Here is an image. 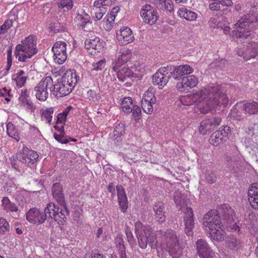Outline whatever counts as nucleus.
Masks as SVG:
<instances>
[{"instance_id":"obj_1","label":"nucleus","mask_w":258,"mask_h":258,"mask_svg":"<svg viewBox=\"0 0 258 258\" xmlns=\"http://www.w3.org/2000/svg\"><path fill=\"white\" fill-rule=\"evenodd\" d=\"M180 101L183 105L195 104L201 113L206 114L220 104L227 105L229 99L221 85L210 84L195 93L181 96Z\"/></svg>"},{"instance_id":"obj_2","label":"nucleus","mask_w":258,"mask_h":258,"mask_svg":"<svg viewBox=\"0 0 258 258\" xmlns=\"http://www.w3.org/2000/svg\"><path fill=\"white\" fill-rule=\"evenodd\" d=\"M59 209L55 203H50L42 211L36 208H31L26 214V219L30 223L40 225L46 220H50V222L54 220L58 224H61L65 222L67 216V210L63 211V213L58 214Z\"/></svg>"},{"instance_id":"obj_3","label":"nucleus","mask_w":258,"mask_h":258,"mask_svg":"<svg viewBox=\"0 0 258 258\" xmlns=\"http://www.w3.org/2000/svg\"><path fill=\"white\" fill-rule=\"evenodd\" d=\"M242 8L244 11L249 9L248 11L251 14H246L244 15L234 24L233 34L237 38L246 39L251 35V28H252L254 23L257 21V18L255 14L257 12L258 8L255 5H252L251 2L246 3L242 6L239 3L235 6V9L237 12L240 11Z\"/></svg>"},{"instance_id":"obj_4","label":"nucleus","mask_w":258,"mask_h":258,"mask_svg":"<svg viewBox=\"0 0 258 258\" xmlns=\"http://www.w3.org/2000/svg\"><path fill=\"white\" fill-rule=\"evenodd\" d=\"M80 80V77L75 70H68L61 78L57 79L56 83L53 84L51 92L57 98L69 95Z\"/></svg>"},{"instance_id":"obj_5","label":"nucleus","mask_w":258,"mask_h":258,"mask_svg":"<svg viewBox=\"0 0 258 258\" xmlns=\"http://www.w3.org/2000/svg\"><path fill=\"white\" fill-rule=\"evenodd\" d=\"M37 52L35 36L30 35L16 46L15 55L19 61L27 62Z\"/></svg>"},{"instance_id":"obj_6","label":"nucleus","mask_w":258,"mask_h":258,"mask_svg":"<svg viewBox=\"0 0 258 258\" xmlns=\"http://www.w3.org/2000/svg\"><path fill=\"white\" fill-rule=\"evenodd\" d=\"M163 241L162 245L173 258H178L181 255L178 240L175 232L171 229L160 231Z\"/></svg>"},{"instance_id":"obj_7","label":"nucleus","mask_w":258,"mask_h":258,"mask_svg":"<svg viewBox=\"0 0 258 258\" xmlns=\"http://www.w3.org/2000/svg\"><path fill=\"white\" fill-rule=\"evenodd\" d=\"M232 149L233 155H226L224 158L226 167L230 172L239 173L243 169L245 161L236 146L233 145Z\"/></svg>"},{"instance_id":"obj_8","label":"nucleus","mask_w":258,"mask_h":258,"mask_svg":"<svg viewBox=\"0 0 258 258\" xmlns=\"http://www.w3.org/2000/svg\"><path fill=\"white\" fill-rule=\"evenodd\" d=\"M52 87L53 80L51 76H47L42 80L34 88L36 98L41 101H45L49 94L47 90L49 89L51 91Z\"/></svg>"},{"instance_id":"obj_9","label":"nucleus","mask_w":258,"mask_h":258,"mask_svg":"<svg viewBox=\"0 0 258 258\" xmlns=\"http://www.w3.org/2000/svg\"><path fill=\"white\" fill-rule=\"evenodd\" d=\"M52 193L53 198L56 201L57 204H55L59 209L57 213L60 214L63 213V211L67 210V216L69 215L70 211L67 207L64 195L62 190V186L59 182H55L52 186Z\"/></svg>"},{"instance_id":"obj_10","label":"nucleus","mask_w":258,"mask_h":258,"mask_svg":"<svg viewBox=\"0 0 258 258\" xmlns=\"http://www.w3.org/2000/svg\"><path fill=\"white\" fill-rule=\"evenodd\" d=\"M203 225L209 230L220 228L223 226L219 212L216 210H211L206 214L203 218Z\"/></svg>"},{"instance_id":"obj_11","label":"nucleus","mask_w":258,"mask_h":258,"mask_svg":"<svg viewBox=\"0 0 258 258\" xmlns=\"http://www.w3.org/2000/svg\"><path fill=\"white\" fill-rule=\"evenodd\" d=\"M39 155L37 153L32 150L24 147L17 153V159L21 163L27 166L33 164L38 161Z\"/></svg>"},{"instance_id":"obj_12","label":"nucleus","mask_w":258,"mask_h":258,"mask_svg":"<svg viewBox=\"0 0 258 258\" xmlns=\"http://www.w3.org/2000/svg\"><path fill=\"white\" fill-rule=\"evenodd\" d=\"M169 73L174 79L179 80H182L185 75L192 73L194 70L192 67L188 64L180 66L168 65Z\"/></svg>"},{"instance_id":"obj_13","label":"nucleus","mask_w":258,"mask_h":258,"mask_svg":"<svg viewBox=\"0 0 258 258\" xmlns=\"http://www.w3.org/2000/svg\"><path fill=\"white\" fill-rule=\"evenodd\" d=\"M67 46V43L63 41H58L53 44L52 51L53 52L54 60L56 63L62 64L66 60Z\"/></svg>"},{"instance_id":"obj_14","label":"nucleus","mask_w":258,"mask_h":258,"mask_svg":"<svg viewBox=\"0 0 258 258\" xmlns=\"http://www.w3.org/2000/svg\"><path fill=\"white\" fill-rule=\"evenodd\" d=\"M170 78L171 75L167 66L161 67L153 76V83L154 85L158 86L159 89H162Z\"/></svg>"},{"instance_id":"obj_15","label":"nucleus","mask_w":258,"mask_h":258,"mask_svg":"<svg viewBox=\"0 0 258 258\" xmlns=\"http://www.w3.org/2000/svg\"><path fill=\"white\" fill-rule=\"evenodd\" d=\"M140 15L144 22L149 25L155 24L158 18L157 10L154 9L149 4H146L142 7L140 11Z\"/></svg>"},{"instance_id":"obj_16","label":"nucleus","mask_w":258,"mask_h":258,"mask_svg":"<svg viewBox=\"0 0 258 258\" xmlns=\"http://www.w3.org/2000/svg\"><path fill=\"white\" fill-rule=\"evenodd\" d=\"M135 228L136 231L141 232L143 231L144 234L148 237V244L151 248H156L157 247V241L154 234L153 233L152 228L148 225L145 226L140 221H137L135 223Z\"/></svg>"},{"instance_id":"obj_17","label":"nucleus","mask_w":258,"mask_h":258,"mask_svg":"<svg viewBox=\"0 0 258 258\" xmlns=\"http://www.w3.org/2000/svg\"><path fill=\"white\" fill-rule=\"evenodd\" d=\"M116 0H95L94 7L96 8L95 15L93 16L95 21L100 20L107 12L106 6L115 4Z\"/></svg>"},{"instance_id":"obj_18","label":"nucleus","mask_w":258,"mask_h":258,"mask_svg":"<svg viewBox=\"0 0 258 258\" xmlns=\"http://www.w3.org/2000/svg\"><path fill=\"white\" fill-rule=\"evenodd\" d=\"M231 130L227 125L222 126L217 131L212 134L210 138V143L213 145H218L225 141Z\"/></svg>"},{"instance_id":"obj_19","label":"nucleus","mask_w":258,"mask_h":258,"mask_svg":"<svg viewBox=\"0 0 258 258\" xmlns=\"http://www.w3.org/2000/svg\"><path fill=\"white\" fill-rule=\"evenodd\" d=\"M221 121V119L219 117L211 116L205 119L200 123L199 127L200 133L205 135L208 132H212L219 125Z\"/></svg>"},{"instance_id":"obj_20","label":"nucleus","mask_w":258,"mask_h":258,"mask_svg":"<svg viewBox=\"0 0 258 258\" xmlns=\"http://www.w3.org/2000/svg\"><path fill=\"white\" fill-rule=\"evenodd\" d=\"M77 26L85 31L90 30V26L92 25L91 17L83 9L78 11L75 19Z\"/></svg>"},{"instance_id":"obj_21","label":"nucleus","mask_w":258,"mask_h":258,"mask_svg":"<svg viewBox=\"0 0 258 258\" xmlns=\"http://www.w3.org/2000/svg\"><path fill=\"white\" fill-rule=\"evenodd\" d=\"M197 250L200 258H213L214 252L208 243L202 239H198L196 242Z\"/></svg>"},{"instance_id":"obj_22","label":"nucleus","mask_w":258,"mask_h":258,"mask_svg":"<svg viewBox=\"0 0 258 258\" xmlns=\"http://www.w3.org/2000/svg\"><path fill=\"white\" fill-rule=\"evenodd\" d=\"M85 46L89 53L94 55L100 52L104 46V42L98 37L94 38H87L85 41Z\"/></svg>"},{"instance_id":"obj_23","label":"nucleus","mask_w":258,"mask_h":258,"mask_svg":"<svg viewBox=\"0 0 258 258\" xmlns=\"http://www.w3.org/2000/svg\"><path fill=\"white\" fill-rule=\"evenodd\" d=\"M184 214L183 217L185 226V232L187 235L191 234L195 227V220L192 209L190 207H186L183 212Z\"/></svg>"},{"instance_id":"obj_24","label":"nucleus","mask_w":258,"mask_h":258,"mask_svg":"<svg viewBox=\"0 0 258 258\" xmlns=\"http://www.w3.org/2000/svg\"><path fill=\"white\" fill-rule=\"evenodd\" d=\"M116 38L121 45L130 43L135 39L132 30L127 27H123L117 32Z\"/></svg>"},{"instance_id":"obj_25","label":"nucleus","mask_w":258,"mask_h":258,"mask_svg":"<svg viewBox=\"0 0 258 258\" xmlns=\"http://www.w3.org/2000/svg\"><path fill=\"white\" fill-rule=\"evenodd\" d=\"M198 79L194 75H189L183 78L181 82L176 84L177 90L181 92L185 91L188 88L196 87L198 84Z\"/></svg>"},{"instance_id":"obj_26","label":"nucleus","mask_w":258,"mask_h":258,"mask_svg":"<svg viewBox=\"0 0 258 258\" xmlns=\"http://www.w3.org/2000/svg\"><path fill=\"white\" fill-rule=\"evenodd\" d=\"M2 206L3 210L6 213L12 214V217L14 219H18L20 217L21 210L16 205L12 202L8 197H4L2 200Z\"/></svg>"},{"instance_id":"obj_27","label":"nucleus","mask_w":258,"mask_h":258,"mask_svg":"<svg viewBox=\"0 0 258 258\" xmlns=\"http://www.w3.org/2000/svg\"><path fill=\"white\" fill-rule=\"evenodd\" d=\"M112 70L116 72L118 80L122 82L127 81L128 79L132 78L134 76L132 70L128 67H126L125 65L122 67H121V66L115 65L112 68Z\"/></svg>"},{"instance_id":"obj_28","label":"nucleus","mask_w":258,"mask_h":258,"mask_svg":"<svg viewBox=\"0 0 258 258\" xmlns=\"http://www.w3.org/2000/svg\"><path fill=\"white\" fill-rule=\"evenodd\" d=\"M116 188L119 208L124 213L128 208V201L125 189L121 185H117Z\"/></svg>"},{"instance_id":"obj_29","label":"nucleus","mask_w":258,"mask_h":258,"mask_svg":"<svg viewBox=\"0 0 258 258\" xmlns=\"http://www.w3.org/2000/svg\"><path fill=\"white\" fill-rule=\"evenodd\" d=\"M173 199L176 207L179 210L183 212L185 210L188 205V200L186 196L182 194L179 190H176L174 192Z\"/></svg>"},{"instance_id":"obj_30","label":"nucleus","mask_w":258,"mask_h":258,"mask_svg":"<svg viewBox=\"0 0 258 258\" xmlns=\"http://www.w3.org/2000/svg\"><path fill=\"white\" fill-rule=\"evenodd\" d=\"M221 214L222 215L223 220L227 223L231 224L234 220L235 214L234 210L228 204H223L219 209Z\"/></svg>"},{"instance_id":"obj_31","label":"nucleus","mask_w":258,"mask_h":258,"mask_svg":"<svg viewBox=\"0 0 258 258\" xmlns=\"http://www.w3.org/2000/svg\"><path fill=\"white\" fill-rule=\"evenodd\" d=\"M153 211L155 212L154 216L156 220L162 223L165 220L164 207L162 203H157L154 205Z\"/></svg>"},{"instance_id":"obj_32","label":"nucleus","mask_w":258,"mask_h":258,"mask_svg":"<svg viewBox=\"0 0 258 258\" xmlns=\"http://www.w3.org/2000/svg\"><path fill=\"white\" fill-rule=\"evenodd\" d=\"M178 16L189 21H195L197 18V14L194 11L185 7H182L177 12Z\"/></svg>"},{"instance_id":"obj_33","label":"nucleus","mask_w":258,"mask_h":258,"mask_svg":"<svg viewBox=\"0 0 258 258\" xmlns=\"http://www.w3.org/2000/svg\"><path fill=\"white\" fill-rule=\"evenodd\" d=\"M242 109L245 113L249 115L257 114L258 113V102L255 101L246 102L243 104Z\"/></svg>"},{"instance_id":"obj_34","label":"nucleus","mask_w":258,"mask_h":258,"mask_svg":"<svg viewBox=\"0 0 258 258\" xmlns=\"http://www.w3.org/2000/svg\"><path fill=\"white\" fill-rule=\"evenodd\" d=\"M7 132L8 135L18 142L21 140L20 131L11 122L7 124Z\"/></svg>"},{"instance_id":"obj_35","label":"nucleus","mask_w":258,"mask_h":258,"mask_svg":"<svg viewBox=\"0 0 258 258\" xmlns=\"http://www.w3.org/2000/svg\"><path fill=\"white\" fill-rule=\"evenodd\" d=\"M122 111L126 115H128L132 112V109L136 105L133 103V99L130 97H125L122 100L120 104Z\"/></svg>"},{"instance_id":"obj_36","label":"nucleus","mask_w":258,"mask_h":258,"mask_svg":"<svg viewBox=\"0 0 258 258\" xmlns=\"http://www.w3.org/2000/svg\"><path fill=\"white\" fill-rule=\"evenodd\" d=\"M226 243L227 246L231 249L237 250L241 247L240 240L233 235L227 237Z\"/></svg>"},{"instance_id":"obj_37","label":"nucleus","mask_w":258,"mask_h":258,"mask_svg":"<svg viewBox=\"0 0 258 258\" xmlns=\"http://www.w3.org/2000/svg\"><path fill=\"white\" fill-rule=\"evenodd\" d=\"M40 112L42 120H44L47 123L50 124L54 113V108L50 107L45 109H41Z\"/></svg>"},{"instance_id":"obj_38","label":"nucleus","mask_w":258,"mask_h":258,"mask_svg":"<svg viewBox=\"0 0 258 258\" xmlns=\"http://www.w3.org/2000/svg\"><path fill=\"white\" fill-rule=\"evenodd\" d=\"M251 58H255L258 60V43L254 42L252 47L247 48V55L245 56V60H248Z\"/></svg>"},{"instance_id":"obj_39","label":"nucleus","mask_w":258,"mask_h":258,"mask_svg":"<svg viewBox=\"0 0 258 258\" xmlns=\"http://www.w3.org/2000/svg\"><path fill=\"white\" fill-rule=\"evenodd\" d=\"M222 226L220 228L213 229L210 230V235L211 239L215 240L217 241H222L224 240L225 237L224 233L222 231Z\"/></svg>"},{"instance_id":"obj_40","label":"nucleus","mask_w":258,"mask_h":258,"mask_svg":"<svg viewBox=\"0 0 258 258\" xmlns=\"http://www.w3.org/2000/svg\"><path fill=\"white\" fill-rule=\"evenodd\" d=\"M54 138L59 143L61 144H67L70 141L76 142L77 141V140L71 138L70 137L65 136V133H60L59 134H57L56 133H54L53 134Z\"/></svg>"},{"instance_id":"obj_41","label":"nucleus","mask_w":258,"mask_h":258,"mask_svg":"<svg viewBox=\"0 0 258 258\" xmlns=\"http://www.w3.org/2000/svg\"><path fill=\"white\" fill-rule=\"evenodd\" d=\"M135 232L138 238L140 247L142 249L146 248L148 244V237L144 234L143 231L138 232L135 228Z\"/></svg>"},{"instance_id":"obj_42","label":"nucleus","mask_w":258,"mask_h":258,"mask_svg":"<svg viewBox=\"0 0 258 258\" xmlns=\"http://www.w3.org/2000/svg\"><path fill=\"white\" fill-rule=\"evenodd\" d=\"M15 182V178L8 177L7 179H6V182L3 186L4 190L10 194L12 193L17 187Z\"/></svg>"},{"instance_id":"obj_43","label":"nucleus","mask_w":258,"mask_h":258,"mask_svg":"<svg viewBox=\"0 0 258 258\" xmlns=\"http://www.w3.org/2000/svg\"><path fill=\"white\" fill-rule=\"evenodd\" d=\"M87 99L92 103L97 104L101 99L100 93H97L95 90L90 89L87 92Z\"/></svg>"},{"instance_id":"obj_44","label":"nucleus","mask_w":258,"mask_h":258,"mask_svg":"<svg viewBox=\"0 0 258 258\" xmlns=\"http://www.w3.org/2000/svg\"><path fill=\"white\" fill-rule=\"evenodd\" d=\"M173 3L172 0H166L164 3L159 4L157 7L159 10L169 13H171L173 11Z\"/></svg>"},{"instance_id":"obj_45","label":"nucleus","mask_w":258,"mask_h":258,"mask_svg":"<svg viewBox=\"0 0 258 258\" xmlns=\"http://www.w3.org/2000/svg\"><path fill=\"white\" fill-rule=\"evenodd\" d=\"M237 106L238 105H236L232 107L229 115L231 118L234 120H240L243 118V115Z\"/></svg>"},{"instance_id":"obj_46","label":"nucleus","mask_w":258,"mask_h":258,"mask_svg":"<svg viewBox=\"0 0 258 258\" xmlns=\"http://www.w3.org/2000/svg\"><path fill=\"white\" fill-rule=\"evenodd\" d=\"M10 231V225L7 221L0 217V234L6 235Z\"/></svg>"},{"instance_id":"obj_47","label":"nucleus","mask_w":258,"mask_h":258,"mask_svg":"<svg viewBox=\"0 0 258 258\" xmlns=\"http://www.w3.org/2000/svg\"><path fill=\"white\" fill-rule=\"evenodd\" d=\"M131 54L127 51H123L118 56V60L115 65L122 66L131 58Z\"/></svg>"},{"instance_id":"obj_48","label":"nucleus","mask_w":258,"mask_h":258,"mask_svg":"<svg viewBox=\"0 0 258 258\" xmlns=\"http://www.w3.org/2000/svg\"><path fill=\"white\" fill-rule=\"evenodd\" d=\"M119 10L120 8L119 7H114L112 9L109 15H106L103 19V21L104 22L105 21L106 22V24H110L111 23V21H114V19Z\"/></svg>"},{"instance_id":"obj_49","label":"nucleus","mask_w":258,"mask_h":258,"mask_svg":"<svg viewBox=\"0 0 258 258\" xmlns=\"http://www.w3.org/2000/svg\"><path fill=\"white\" fill-rule=\"evenodd\" d=\"M132 110L131 113H132V119L136 121H139L142 118V111L141 108L139 106L136 105Z\"/></svg>"},{"instance_id":"obj_50","label":"nucleus","mask_w":258,"mask_h":258,"mask_svg":"<svg viewBox=\"0 0 258 258\" xmlns=\"http://www.w3.org/2000/svg\"><path fill=\"white\" fill-rule=\"evenodd\" d=\"M156 100L154 94L152 92V91L148 90L144 94L141 102H151V103H156Z\"/></svg>"},{"instance_id":"obj_51","label":"nucleus","mask_w":258,"mask_h":258,"mask_svg":"<svg viewBox=\"0 0 258 258\" xmlns=\"http://www.w3.org/2000/svg\"><path fill=\"white\" fill-rule=\"evenodd\" d=\"M208 23L210 28L212 29L222 27V24L221 22V21L219 20V18L218 17L215 16L211 17Z\"/></svg>"},{"instance_id":"obj_52","label":"nucleus","mask_w":258,"mask_h":258,"mask_svg":"<svg viewBox=\"0 0 258 258\" xmlns=\"http://www.w3.org/2000/svg\"><path fill=\"white\" fill-rule=\"evenodd\" d=\"M29 98L30 95L29 90L27 89L22 90L19 97V100L21 102L23 105L30 100Z\"/></svg>"},{"instance_id":"obj_53","label":"nucleus","mask_w":258,"mask_h":258,"mask_svg":"<svg viewBox=\"0 0 258 258\" xmlns=\"http://www.w3.org/2000/svg\"><path fill=\"white\" fill-rule=\"evenodd\" d=\"M73 6V2L72 0H60L58 4L59 8L64 9V11L71 10Z\"/></svg>"},{"instance_id":"obj_54","label":"nucleus","mask_w":258,"mask_h":258,"mask_svg":"<svg viewBox=\"0 0 258 258\" xmlns=\"http://www.w3.org/2000/svg\"><path fill=\"white\" fill-rule=\"evenodd\" d=\"M142 107L143 111L147 113L151 114L153 111L154 105L155 103L147 102H141Z\"/></svg>"},{"instance_id":"obj_55","label":"nucleus","mask_w":258,"mask_h":258,"mask_svg":"<svg viewBox=\"0 0 258 258\" xmlns=\"http://www.w3.org/2000/svg\"><path fill=\"white\" fill-rule=\"evenodd\" d=\"M258 197V183H253L251 184L248 191V197Z\"/></svg>"},{"instance_id":"obj_56","label":"nucleus","mask_w":258,"mask_h":258,"mask_svg":"<svg viewBox=\"0 0 258 258\" xmlns=\"http://www.w3.org/2000/svg\"><path fill=\"white\" fill-rule=\"evenodd\" d=\"M125 133V124L120 123L114 128L113 136L122 137Z\"/></svg>"},{"instance_id":"obj_57","label":"nucleus","mask_w":258,"mask_h":258,"mask_svg":"<svg viewBox=\"0 0 258 258\" xmlns=\"http://www.w3.org/2000/svg\"><path fill=\"white\" fill-rule=\"evenodd\" d=\"M49 28L54 33L63 31L64 29L63 25L58 22L51 23L49 26Z\"/></svg>"},{"instance_id":"obj_58","label":"nucleus","mask_w":258,"mask_h":258,"mask_svg":"<svg viewBox=\"0 0 258 258\" xmlns=\"http://www.w3.org/2000/svg\"><path fill=\"white\" fill-rule=\"evenodd\" d=\"M105 66V60L104 59H101L97 62H94L92 64V70L96 71H101L104 69Z\"/></svg>"},{"instance_id":"obj_59","label":"nucleus","mask_w":258,"mask_h":258,"mask_svg":"<svg viewBox=\"0 0 258 258\" xmlns=\"http://www.w3.org/2000/svg\"><path fill=\"white\" fill-rule=\"evenodd\" d=\"M11 161V164L13 168L15 169L17 171H20V163L21 162L18 160V159H17V154L16 155V156H13L10 159Z\"/></svg>"},{"instance_id":"obj_60","label":"nucleus","mask_w":258,"mask_h":258,"mask_svg":"<svg viewBox=\"0 0 258 258\" xmlns=\"http://www.w3.org/2000/svg\"><path fill=\"white\" fill-rule=\"evenodd\" d=\"M205 177L207 182L210 184L213 183L216 181V177L215 174L212 171H207L206 173Z\"/></svg>"},{"instance_id":"obj_61","label":"nucleus","mask_w":258,"mask_h":258,"mask_svg":"<svg viewBox=\"0 0 258 258\" xmlns=\"http://www.w3.org/2000/svg\"><path fill=\"white\" fill-rule=\"evenodd\" d=\"M13 80L16 82V85L18 87H22L25 84L27 80V77H19L16 78H13Z\"/></svg>"},{"instance_id":"obj_62","label":"nucleus","mask_w":258,"mask_h":258,"mask_svg":"<svg viewBox=\"0 0 258 258\" xmlns=\"http://www.w3.org/2000/svg\"><path fill=\"white\" fill-rule=\"evenodd\" d=\"M248 202L251 207L254 209H258V197L248 198Z\"/></svg>"},{"instance_id":"obj_63","label":"nucleus","mask_w":258,"mask_h":258,"mask_svg":"<svg viewBox=\"0 0 258 258\" xmlns=\"http://www.w3.org/2000/svg\"><path fill=\"white\" fill-rule=\"evenodd\" d=\"M23 106L26 107L27 110L30 112H34L36 109V106L31 100L27 101Z\"/></svg>"},{"instance_id":"obj_64","label":"nucleus","mask_w":258,"mask_h":258,"mask_svg":"<svg viewBox=\"0 0 258 258\" xmlns=\"http://www.w3.org/2000/svg\"><path fill=\"white\" fill-rule=\"evenodd\" d=\"M13 22L12 20L8 19L5 21L4 24L1 26L2 29H3L5 33L13 26Z\"/></svg>"}]
</instances>
